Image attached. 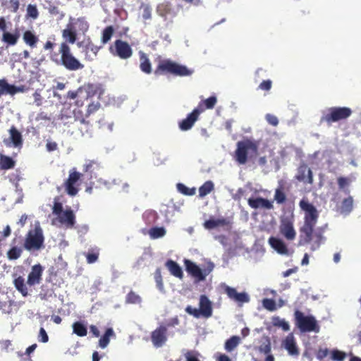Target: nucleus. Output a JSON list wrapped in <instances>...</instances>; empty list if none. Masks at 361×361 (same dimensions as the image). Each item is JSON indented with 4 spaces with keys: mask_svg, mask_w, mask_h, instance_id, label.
Returning <instances> with one entry per match:
<instances>
[{
    "mask_svg": "<svg viewBox=\"0 0 361 361\" xmlns=\"http://www.w3.org/2000/svg\"><path fill=\"white\" fill-rule=\"evenodd\" d=\"M184 264L186 271L197 281H202L205 279L207 273L204 272L195 263L189 259H185Z\"/></svg>",
    "mask_w": 361,
    "mask_h": 361,
    "instance_id": "f3484780",
    "label": "nucleus"
},
{
    "mask_svg": "<svg viewBox=\"0 0 361 361\" xmlns=\"http://www.w3.org/2000/svg\"><path fill=\"white\" fill-rule=\"evenodd\" d=\"M203 112V109L200 106V108H195L190 114L188 115L186 118L182 120L179 123V128L181 130H190L198 119L200 114Z\"/></svg>",
    "mask_w": 361,
    "mask_h": 361,
    "instance_id": "2eb2a0df",
    "label": "nucleus"
},
{
    "mask_svg": "<svg viewBox=\"0 0 361 361\" xmlns=\"http://www.w3.org/2000/svg\"><path fill=\"white\" fill-rule=\"evenodd\" d=\"M44 237L42 228L39 224L30 229L25 235L23 248L27 251L39 250L44 246Z\"/></svg>",
    "mask_w": 361,
    "mask_h": 361,
    "instance_id": "0eeeda50",
    "label": "nucleus"
},
{
    "mask_svg": "<svg viewBox=\"0 0 361 361\" xmlns=\"http://www.w3.org/2000/svg\"><path fill=\"white\" fill-rule=\"evenodd\" d=\"M351 180L346 177H338L337 179L338 185L340 190H343L345 193L348 194L349 190L347 188L350 185Z\"/></svg>",
    "mask_w": 361,
    "mask_h": 361,
    "instance_id": "de8ad7c7",
    "label": "nucleus"
},
{
    "mask_svg": "<svg viewBox=\"0 0 361 361\" xmlns=\"http://www.w3.org/2000/svg\"><path fill=\"white\" fill-rule=\"evenodd\" d=\"M353 207V200L351 196L345 198L341 205V212L344 214H349Z\"/></svg>",
    "mask_w": 361,
    "mask_h": 361,
    "instance_id": "58836bf2",
    "label": "nucleus"
},
{
    "mask_svg": "<svg viewBox=\"0 0 361 361\" xmlns=\"http://www.w3.org/2000/svg\"><path fill=\"white\" fill-rule=\"evenodd\" d=\"M73 332L80 337H84L87 334V327L81 322H75L72 325Z\"/></svg>",
    "mask_w": 361,
    "mask_h": 361,
    "instance_id": "c9c22d12",
    "label": "nucleus"
},
{
    "mask_svg": "<svg viewBox=\"0 0 361 361\" xmlns=\"http://www.w3.org/2000/svg\"><path fill=\"white\" fill-rule=\"evenodd\" d=\"M78 46L79 47H83L84 51L85 52V54L87 56L90 53L93 54V55L95 56H97L100 47H98L92 42L90 38H87L86 39H84L82 42H78Z\"/></svg>",
    "mask_w": 361,
    "mask_h": 361,
    "instance_id": "bb28decb",
    "label": "nucleus"
},
{
    "mask_svg": "<svg viewBox=\"0 0 361 361\" xmlns=\"http://www.w3.org/2000/svg\"><path fill=\"white\" fill-rule=\"evenodd\" d=\"M33 97L35 100V103L37 106H39L42 104V97L40 94V92L38 90H36L33 93Z\"/></svg>",
    "mask_w": 361,
    "mask_h": 361,
    "instance_id": "69168bd1",
    "label": "nucleus"
},
{
    "mask_svg": "<svg viewBox=\"0 0 361 361\" xmlns=\"http://www.w3.org/2000/svg\"><path fill=\"white\" fill-rule=\"evenodd\" d=\"M280 232L288 240H293L295 238L296 232L293 226V223L288 219H284L281 221Z\"/></svg>",
    "mask_w": 361,
    "mask_h": 361,
    "instance_id": "a211bd4d",
    "label": "nucleus"
},
{
    "mask_svg": "<svg viewBox=\"0 0 361 361\" xmlns=\"http://www.w3.org/2000/svg\"><path fill=\"white\" fill-rule=\"evenodd\" d=\"M272 324L275 326L281 327L284 331H288L290 329L288 323L279 317H274L272 318Z\"/></svg>",
    "mask_w": 361,
    "mask_h": 361,
    "instance_id": "09e8293b",
    "label": "nucleus"
},
{
    "mask_svg": "<svg viewBox=\"0 0 361 361\" xmlns=\"http://www.w3.org/2000/svg\"><path fill=\"white\" fill-rule=\"evenodd\" d=\"M82 174L78 172L75 168L69 171L68 178L64 182L63 185L67 194L71 197L75 196L78 191V186Z\"/></svg>",
    "mask_w": 361,
    "mask_h": 361,
    "instance_id": "f8f14e48",
    "label": "nucleus"
},
{
    "mask_svg": "<svg viewBox=\"0 0 361 361\" xmlns=\"http://www.w3.org/2000/svg\"><path fill=\"white\" fill-rule=\"evenodd\" d=\"M87 259V262L88 264H93L98 260L99 258V251L98 250H91L87 253L84 254Z\"/></svg>",
    "mask_w": 361,
    "mask_h": 361,
    "instance_id": "3c124183",
    "label": "nucleus"
},
{
    "mask_svg": "<svg viewBox=\"0 0 361 361\" xmlns=\"http://www.w3.org/2000/svg\"><path fill=\"white\" fill-rule=\"evenodd\" d=\"M295 178L296 180L300 182L309 184L313 183L312 171L305 163L300 164L297 169V173Z\"/></svg>",
    "mask_w": 361,
    "mask_h": 361,
    "instance_id": "dca6fc26",
    "label": "nucleus"
},
{
    "mask_svg": "<svg viewBox=\"0 0 361 361\" xmlns=\"http://www.w3.org/2000/svg\"><path fill=\"white\" fill-rule=\"evenodd\" d=\"M224 290L228 297L235 302H248L250 300V298L246 293H238L234 288L227 286Z\"/></svg>",
    "mask_w": 361,
    "mask_h": 361,
    "instance_id": "5701e85b",
    "label": "nucleus"
},
{
    "mask_svg": "<svg viewBox=\"0 0 361 361\" xmlns=\"http://www.w3.org/2000/svg\"><path fill=\"white\" fill-rule=\"evenodd\" d=\"M258 154V142L246 138L238 141L234 152V159L239 164H245L249 159L255 158Z\"/></svg>",
    "mask_w": 361,
    "mask_h": 361,
    "instance_id": "20e7f679",
    "label": "nucleus"
},
{
    "mask_svg": "<svg viewBox=\"0 0 361 361\" xmlns=\"http://www.w3.org/2000/svg\"><path fill=\"white\" fill-rule=\"evenodd\" d=\"M269 243L278 253L286 255H288L287 246L282 240L272 236L269 238Z\"/></svg>",
    "mask_w": 361,
    "mask_h": 361,
    "instance_id": "a878e982",
    "label": "nucleus"
},
{
    "mask_svg": "<svg viewBox=\"0 0 361 361\" xmlns=\"http://www.w3.org/2000/svg\"><path fill=\"white\" fill-rule=\"evenodd\" d=\"M353 111L347 106H333L327 109L326 112L321 117L320 121L328 124L345 120L352 115Z\"/></svg>",
    "mask_w": 361,
    "mask_h": 361,
    "instance_id": "1a4fd4ad",
    "label": "nucleus"
},
{
    "mask_svg": "<svg viewBox=\"0 0 361 361\" xmlns=\"http://www.w3.org/2000/svg\"><path fill=\"white\" fill-rule=\"evenodd\" d=\"M165 265L173 276L180 279H183V270L177 262L172 259H169L166 261Z\"/></svg>",
    "mask_w": 361,
    "mask_h": 361,
    "instance_id": "cd10ccee",
    "label": "nucleus"
},
{
    "mask_svg": "<svg viewBox=\"0 0 361 361\" xmlns=\"http://www.w3.org/2000/svg\"><path fill=\"white\" fill-rule=\"evenodd\" d=\"M154 280L157 283V286L159 290H163L164 288V283H163V279L161 276V269L159 268H157L154 273Z\"/></svg>",
    "mask_w": 361,
    "mask_h": 361,
    "instance_id": "5fc2aeb1",
    "label": "nucleus"
},
{
    "mask_svg": "<svg viewBox=\"0 0 361 361\" xmlns=\"http://www.w3.org/2000/svg\"><path fill=\"white\" fill-rule=\"evenodd\" d=\"M143 219H145L147 224H153L157 221L158 215L156 212L149 210L144 213Z\"/></svg>",
    "mask_w": 361,
    "mask_h": 361,
    "instance_id": "a18cd8bd",
    "label": "nucleus"
},
{
    "mask_svg": "<svg viewBox=\"0 0 361 361\" xmlns=\"http://www.w3.org/2000/svg\"><path fill=\"white\" fill-rule=\"evenodd\" d=\"M229 221L224 218L213 219H210L204 223V226L207 229H212L217 226H224L228 225Z\"/></svg>",
    "mask_w": 361,
    "mask_h": 361,
    "instance_id": "72a5a7b5",
    "label": "nucleus"
},
{
    "mask_svg": "<svg viewBox=\"0 0 361 361\" xmlns=\"http://www.w3.org/2000/svg\"><path fill=\"white\" fill-rule=\"evenodd\" d=\"M169 8V5L166 4H160L157 8V13L161 16H166V13H168Z\"/></svg>",
    "mask_w": 361,
    "mask_h": 361,
    "instance_id": "680f3d73",
    "label": "nucleus"
},
{
    "mask_svg": "<svg viewBox=\"0 0 361 361\" xmlns=\"http://www.w3.org/2000/svg\"><path fill=\"white\" fill-rule=\"evenodd\" d=\"M110 53L114 56H118L121 59H128L133 55V49L130 44L122 39H116L109 47Z\"/></svg>",
    "mask_w": 361,
    "mask_h": 361,
    "instance_id": "9b49d317",
    "label": "nucleus"
},
{
    "mask_svg": "<svg viewBox=\"0 0 361 361\" xmlns=\"http://www.w3.org/2000/svg\"><path fill=\"white\" fill-rule=\"evenodd\" d=\"M185 312L195 318H200L201 316L204 318H209L212 315V304L207 296L201 295L200 297L199 309L188 305L185 308Z\"/></svg>",
    "mask_w": 361,
    "mask_h": 361,
    "instance_id": "9d476101",
    "label": "nucleus"
},
{
    "mask_svg": "<svg viewBox=\"0 0 361 361\" xmlns=\"http://www.w3.org/2000/svg\"><path fill=\"white\" fill-rule=\"evenodd\" d=\"M224 290L228 297L235 302H248L250 300V298L246 293H238L234 288L227 286Z\"/></svg>",
    "mask_w": 361,
    "mask_h": 361,
    "instance_id": "4be33fe9",
    "label": "nucleus"
},
{
    "mask_svg": "<svg viewBox=\"0 0 361 361\" xmlns=\"http://www.w3.org/2000/svg\"><path fill=\"white\" fill-rule=\"evenodd\" d=\"M49 59L69 71H76L84 68V65L73 55L66 42L61 43L58 51H51Z\"/></svg>",
    "mask_w": 361,
    "mask_h": 361,
    "instance_id": "f03ea898",
    "label": "nucleus"
},
{
    "mask_svg": "<svg viewBox=\"0 0 361 361\" xmlns=\"http://www.w3.org/2000/svg\"><path fill=\"white\" fill-rule=\"evenodd\" d=\"M16 166V161L6 155L0 154V169L1 170L12 169Z\"/></svg>",
    "mask_w": 361,
    "mask_h": 361,
    "instance_id": "473e14b6",
    "label": "nucleus"
},
{
    "mask_svg": "<svg viewBox=\"0 0 361 361\" xmlns=\"http://www.w3.org/2000/svg\"><path fill=\"white\" fill-rule=\"evenodd\" d=\"M73 115L75 121L79 122L81 126L79 128L82 135L88 134L90 131L91 125L90 121L87 120L86 114H83L80 109H75Z\"/></svg>",
    "mask_w": 361,
    "mask_h": 361,
    "instance_id": "aec40b11",
    "label": "nucleus"
},
{
    "mask_svg": "<svg viewBox=\"0 0 361 361\" xmlns=\"http://www.w3.org/2000/svg\"><path fill=\"white\" fill-rule=\"evenodd\" d=\"M90 97V91L86 87H80L76 91H68L66 94V99H76L75 104L78 107L82 106L84 101Z\"/></svg>",
    "mask_w": 361,
    "mask_h": 361,
    "instance_id": "ddd939ff",
    "label": "nucleus"
},
{
    "mask_svg": "<svg viewBox=\"0 0 361 361\" xmlns=\"http://www.w3.org/2000/svg\"><path fill=\"white\" fill-rule=\"evenodd\" d=\"M286 196L283 190L280 188H277L274 194V200L278 204H282L286 201Z\"/></svg>",
    "mask_w": 361,
    "mask_h": 361,
    "instance_id": "4d7b16f0",
    "label": "nucleus"
},
{
    "mask_svg": "<svg viewBox=\"0 0 361 361\" xmlns=\"http://www.w3.org/2000/svg\"><path fill=\"white\" fill-rule=\"evenodd\" d=\"M20 3L18 0H10L9 7L13 12H17L19 8Z\"/></svg>",
    "mask_w": 361,
    "mask_h": 361,
    "instance_id": "338daca9",
    "label": "nucleus"
},
{
    "mask_svg": "<svg viewBox=\"0 0 361 361\" xmlns=\"http://www.w3.org/2000/svg\"><path fill=\"white\" fill-rule=\"evenodd\" d=\"M25 87H19L8 84L6 79H0V96L3 94L14 95L18 92H24Z\"/></svg>",
    "mask_w": 361,
    "mask_h": 361,
    "instance_id": "6ab92c4d",
    "label": "nucleus"
},
{
    "mask_svg": "<svg viewBox=\"0 0 361 361\" xmlns=\"http://www.w3.org/2000/svg\"><path fill=\"white\" fill-rule=\"evenodd\" d=\"M262 305L266 310L271 312H274L277 309L275 301L270 298L263 299Z\"/></svg>",
    "mask_w": 361,
    "mask_h": 361,
    "instance_id": "603ef678",
    "label": "nucleus"
},
{
    "mask_svg": "<svg viewBox=\"0 0 361 361\" xmlns=\"http://www.w3.org/2000/svg\"><path fill=\"white\" fill-rule=\"evenodd\" d=\"M62 36L70 44H74L76 41V29L72 24H68L67 28L63 30Z\"/></svg>",
    "mask_w": 361,
    "mask_h": 361,
    "instance_id": "2f4dec72",
    "label": "nucleus"
},
{
    "mask_svg": "<svg viewBox=\"0 0 361 361\" xmlns=\"http://www.w3.org/2000/svg\"><path fill=\"white\" fill-rule=\"evenodd\" d=\"M299 207L304 212L303 225L299 229V244L310 243V250L315 251L319 249L324 240L322 231L320 228L314 229L319 216V211L306 197L300 201Z\"/></svg>",
    "mask_w": 361,
    "mask_h": 361,
    "instance_id": "f257e3e1",
    "label": "nucleus"
},
{
    "mask_svg": "<svg viewBox=\"0 0 361 361\" xmlns=\"http://www.w3.org/2000/svg\"><path fill=\"white\" fill-rule=\"evenodd\" d=\"M283 345L288 354L293 356L299 355V350L293 334H289L283 342Z\"/></svg>",
    "mask_w": 361,
    "mask_h": 361,
    "instance_id": "b1692460",
    "label": "nucleus"
},
{
    "mask_svg": "<svg viewBox=\"0 0 361 361\" xmlns=\"http://www.w3.org/2000/svg\"><path fill=\"white\" fill-rule=\"evenodd\" d=\"M294 317L295 325L301 332H319L320 326L313 315H305L297 310L294 312Z\"/></svg>",
    "mask_w": 361,
    "mask_h": 361,
    "instance_id": "6e6552de",
    "label": "nucleus"
},
{
    "mask_svg": "<svg viewBox=\"0 0 361 361\" xmlns=\"http://www.w3.org/2000/svg\"><path fill=\"white\" fill-rule=\"evenodd\" d=\"M27 16L33 18H37L39 12L35 5L29 4L27 7Z\"/></svg>",
    "mask_w": 361,
    "mask_h": 361,
    "instance_id": "6e6d98bb",
    "label": "nucleus"
},
{
    "mask_svg": "<svg viewBox=\"0 0 361 361\" xmlns=\"http://www.w3.org/2000/svg\"><path fill=\"white\" fill-rule=\"evenodd\" d=\"M140 70L146 73L149 74L152 73V65L149 59H148L147 56L143 53L141 52L140 54Z\"/></svg>",
    "mask_w": 361,
    "mask_h": 361,
    "instance_id": "f704fd0d",
    "label": "nucleus"
},
{
    "mask_svg": "<svg viewBox=\"0 0 361 361\" xmlns=\"http://www.w3.org/2000/svg\"><path fill=\"white\" fill-rule=\"evenodd\" d=\"M331 357L334 361H343L345 357V353L338 350H334Z\"/></svg>",
    "mask_w": 361,
    "mask_h": 361,
    "instance_id": "13d9d810",
    "label": "nucleus"
},
{
    "mask_svg": "<svg viewBox=\"0 0 361 361\" xmlns=\"http://www.w3.org/2000/svg\"><path fill=\"white\" fill-rule=\"evenodd\" d=\"M151 340L155 347H161L167 340L166 326L164 325H160L153 331L151 334Z\"/></svg>",
    "mask_w": 361,
    "mask_h": 361,
    "instance_id": "4468645a",
    "label": "nucleus"
},
{
    "mask_svg": "<svg viewBox=\"0 0 361 361\" xmlns=\"http://www.w3.org/2000/svg\"><path fill=\"white\" fill-rule=\"evenodd\" d=\"M43 271L40 264H35L28 274L27 281H25L23 276H19L13 280L14 287L23 297H27L30 295L29 288L40 283Z\"/></svg>",
    "mask_w": 361,
    "mask_h": 361,
    "instance_id": "7ed1b4c3",
    "label": "nucleus"
},
{
    "mask_svg": "<svg viewBox=\"0 0 361 361\" xmlns=\"http://www.w3.org/2000/svg\"><path fill=\"white\" fill-rule=\"evenodd\" d=\"M114 332L112 328H108L104 334L100 338L99 340V345L101 348H106L110 341V337L114 336Z\"/></svg>",
    "mask_w": 361,
    "mask_h": 361,
    "instance_id": "e433bc0d",
    "label": "nucleus"
},
{
    "mask_svg": "<svg viewBox=\"0 0 361 361\" xmlns=\"http://www.w3.org/2000/svg\"><path fill=\"white\" fill-rule=\"evenodd\" d=\"M141 297L133 290H130L126 296V303L127 304H140Z\"/></svg>",
    "mask_w": 361,
    "mask_h": 361,
    "instance_id": "a19ab883",
    "label": "nucleus"
},
{
    "mask_svg": "<svg viewBox=\"0 0 361 361\" xmlns=\"http://www.w3.org/2000/svg\"><path fill=\"white\" fill-rule=\"evenodd\" d=\"M272 82L270 80H263L259 85V88L262 90L269 91L271 88Z\"/></svg>",
    "mask_w": 361,
    "mask_h": 361,
    "instance_id": "0e129e2a",
    "label": "nucleus"
},
{
    "mask_svg": "<svg viewBox=\"0 0 361 361\" xmlns=\"http://www.w3.org/2000/svg\"><path fill=\"white\" fill-rule=\"evenodd\" d=\"M186 361H200L197 357L192 355L191 352H187L185 354Z\"/></svg>",
    "mask_w": 361,
    "mask_h": 361,
    "instance_id": "774afa93",
    "label": "nucleus"
},
{
    "mask_svg": "<svg viewBox=\"0 0 361 361\" xmlns=\"http://www.w3.org/2000/svg\"><path fill=\"white\" fill-rule=\"evenodd\" d=\"M100 107V104L97 103H91L87 106L86 111V117H89L92 114L96 112Z\"/></svg>",
    "mask_w": 361,
    "mask_h": 361,
    "instance_id": "bf43d9fd",
    "label": "nucleus"
},
{
    "mask_svg": "<svg viewBox=\"0 0 361 361\" xmlns=\"http://www.w3.org/2000/svg\"><path fill=\"white\" fill-rule=\"evenodd\" d=\"M23 39L30 49H35L39 42V36L32 30H25L23 34Z\"/></svg>",
    "mask_w": 361,
    "mask_h": 361,
    "instance_id": "393cba45",
    "label": "nucleus"
},
{
    "mask_svg": "<svg viewBox=\"0 0 361 361\" xmlns=\"http://www.w3.org/2000/svg\"><path fill=\"white\" fill-rule=\"evenodd\" d=\"M74 25H75V27L74 28L83 34H85L89 29L88 23L83 18H78Z\"/></svg>",
    "mask_w": 361,
    "mask_h": 361,
    "instance_id": "49530a36",
    "label": "nucleus"
},
{
    "mask_svg": "<svg viewBox=\"0 0 361 361\" xmlns=\"http://www.w3.org/2000/svg\"><path fill=\"white\" fill-rule=\"evenodd\" d=\"M247 202L251 208L255 209H265L269 210L274 208L272 202L261 197L256 198H249Z\"/></svg>",
    "mask_w": 361,
    "mask_h": 361,
    "instance_id": "412c9836",
    "label": "nucleus"
},
{
    "mask_svg": "<svg viewBox=\"0 0 361 361\" xmlns=\"http://www.w3.org/2000/svg\"><path fill=\"white\" fill-rule=\"evenodd\" d=\"M329 353V350L327 348H319L316 354L317 358L320 361H322Z\"/></svg>",
    "mask_w": 361,
    "mask_h": 361,
    "instance_id": "052dcab7",
    "label": "nucleus"
},
{
    "mask_svg": "<svg viewBox=\"0 0 361 361\" xmlns=\"http://www.w3.org/2000/svg\"><path fill=\"white\" fill-rule=\"evenodd\" d=\"M192 72V70L189 69L184 65L179 64L170 59H164L159 63L154 71V74L156 75H172L183 77L190 75Z\"/></svg>",
    "mask_w": 361,
    "mask_h": 361,
    "instance_id": "39448f33",
    "label": "nucleus"
},
{
    "mask_svg": "<svg viewBox=\"0 0 361 361\" xmlns=\"http://www.w3.org/2000/svg\"><path fill=\"white\" fill-rule=\"evenodd\" d=\"M214 190V183L211 180L206 181L199 188V196L204 197Z\"/></svg>",
    "mask_w": 361,
    "mask_h": 361,
    "instance_id": "ea45409f",
    "label": "nucleus"
},
{
    "mask_svg": "<svg viewBox=\"0 0 361 361\" xmlns=\"http://www.w3.org/2000/svg\"><path fill=\"white\" fill-rule=\"evenodd\" d=\"M267 121L273 126H276L279 124V120L277 117L272 114H267L266 115Z\"/></svg>",
    "mask_w": 361,
    "mask_h": 361,
    "instance_id": "e2e57ef3",
    "label": "nucleus"
},
{
    "mask_svg": "<svg viewBox=\"0 0 361 361\" xmlns=\"http://www.w3.org/2000/svg\"><path fill=\"white\" fill-rule=\"evenodd\" d=\"M52 207V213L56 216L57 221L66 228H73L76 223L75 215L71 207L63 210L59 197H55Z\"/></svg>",
    "mask_w": 361,
    "mask_h": 361,
    "instance_id": "423d86ee",
    "label": "nucleus"
},
{
    "mask_svg": "<svg viewBox=\"0 0 361 361\" xmlns=\"http://www.w3.org/2000/svg\"><path fill=\"white\" fill-rule=\"evenodd\" d=\"M20 37L18 32L11 33L5 31L2 35V41L5 42L8 46H14L17 44Z\"/></svg>",
    "mask_w": 361,
    "mask_h": 361,
    "instance_id": "7c9ffc66",
    "label": "nucleus"
},
{
    "mask_svg": "<svg viewBox=\"0 0 361 361\" xmlns=\"http://www.w3.org/2000/svg\"><path fill=\"white\" fill-rule=\"evenodd\" d=\"M216 97L215 96H211L209 98L201 101L199 103L198 106L197 108H200V106H201L202 108L203 109V111L205 109H212L216 105Z\"/></svg>",
    "mask_w": 361,
    "mask_h": 361,
    "instance_id": "4c0bfd02",
    "label": "nucleus"
},
{
    "mask_svg": "<svg viewBox=\"0 0 361 361\" xmlns=\"http://www.w3.org/2000/svg\"><path fill=\"white\" fill-rule=\"evenodd\" d=\"M238 343L239 337L233 336L226 341L225 349L231 352L238 345Z\"/></svg>",
    "mask_w": 361,
    "mask_h": 361,
    "instance_id": "8fccbe9b",
    "label": "nucleus"
},
{
    "mask_svg": "<svg viewBox=\"0 0 361 361\" xmlns=\"http://www.w3.org/2000/svg\"><path fill=\"white\" fill-rule=\"evenodd\" d=\"M10 139L13 145L16 147H20L23 145V137L21 133L15 127L12 126L9 130Z\"/></svg>",
    "mask_w": 361,
    "mask_h": 361,
    "instance_id": "c85d7f7f",
    "label": "nucleus"
},
{
    "mask_svg": "<svg viewBox=\"0 0 361 361\" xmlns=\"http://www.w3.org/2000/svg\"><path fill=\"white\" fill-rule=\"evenodd\" d=\"M16 238H13L12 240V246L7 251V257L10 260H16L20 257L23 253V247L16 246Z\"/></svg>",
    "mask_w": 361,
    "mask_h": 361,
    "instance_id": "c756f323",
    "label": "nucleus"
},
{
    "mask_svg": "<svg viewBox=\"0 0 361 361\" xmlns=\"http://www.w3.org/2000/svg\"><path fill=\"white\" fill-rule=\"evenodd\" d=\"M100 164L99 162L94 160H90L84 165V171L90 173H92L94 171H97L100 169Z\"/></svg>",
    "mask_w": 361,
    "mask_h": 361,
    "instance_id": "c03bdc74",
    "label": "nucleus"
},
{
    "mask_svg": "<svg viewBox=\"0 0 361 361\" xmlns=\"http://www.w3.org/2000/svg\"><path fill=\"white\" fill-rule=\"evenodd\" d=\"M114 32L113 26L106 27L102 31V42L103 44L108 43L112 37Z\"/></svg>",
    "mask_w": 361,
    "mask_h": 361,
    "instance_id": "37998d69",
    "label": "nucleus"
},
{
    "mask_svg": "<svg viewBox=\"0 0 361 361\" xmlns=\"http://www.w3.org/2000/svg\"><path fill=\"white\" fill-rule=\"evenodd\" d=\"M149 234L152 239L162 238L166 234V230L164 227H152L149 229Z\"/></svg>",
    "mask_w": 361,
    "mask_h": 361,
    "instance_id": "79ce46f5",
    "label": "nucleus"
},
{
    "mask_svg": "<svg viewBox=\"0 0 361 361\" xmlns=\"http://www.w3.org/2000/svg\"><path fill=\"white\" fill-rule=\"evenodd\" d=\"M177 188L179 192L185 195H193L195 194V188H189L183 183H178Z\"/></svg>",
    "mask_w": 361,
    "mask_h": 361,
    "instance_id": "864d4df0",
    "label": "nucleus"
}]
</instances>
